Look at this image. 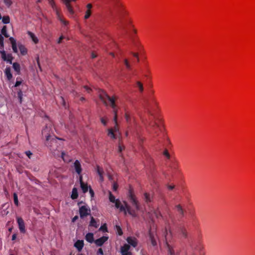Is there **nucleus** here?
Segmentation results:
<instances>
[{"label": "nucleus", "instance_id": "1", "mask_svg": "<svg viewBox=\"0 0 255 255\" xmlns=\"http://www.w3.org/2000/svg\"><path fill=\"white\" fill-rule=\"evenodd\" d=\"M99 97L106 106H110L113 109L114 114V121L115 125L113 128H110L108 129L107 134L111 139H116L117 138L116 133L119 130L117 122L119 108L116 103L118 99V97L116 95L110 97L105 92L102 91L100 94Z\"/></svg>", "mask_w": 255, "mask_h": 255}, {"label": "nucleus", "instance_id": "2", "mask_svg": "<svg viewBox=\"0 0 255 255\" xmlns=\"http://www.w3.org/2000/svg\"><path fill=\"white\" fill-rule=\"evenodd\" d=\"M116 8L119 18L118 28L123 31L127 32L128 26L131 25L132 23L131 20L128 17V12L119 0L116 3Z\"/></svg>", "mask_w": 255, "mask_h": 255}, {"label": "nucleus", "instance_id": "3", "mask_svg": "<svg viewBox=\"0 0 255 255\" xmlns=\"http://www.w3.org/2000/svg\"><path fill=\"white\" fill-rule=\"evenodd\" d=\"M146 114L144 117L150 116V119H154V115L158 109V103L155 97L152 94L144 100Z\"/></svg>", "mask_w": 255, "mask_h": 255}, {"label": "nucleus", "instance_id": "4", "mask_svg": "<svg viewBox=\"0 0 255 255\" xmlns=\"http://www.w3.org/2000/svg\"><path fill=\"white\" fill-rule=\"evenodd\" d=\"M141 119L143 122L145 121L147 123H148L149 129L150 130L151 133L156 135L158 134V132L160 130V128L159 125L155 120L154 117L153 120L150 119V116H145L143 118H141Z\"/></svg>", "mask_w": 255, "mask_h": 255}, {"label": "nucleus", "instance_id": "5", "mask_svg": "<svg viewBox=\"0 0 255 255\" xmlns=\"http://www.w3.org/2000/svg\"><path fill=\"white\" fill-rule=\"evenodd\" d=\"M49 3L52 7L54 10L55 11L57 18L61 21V22L65 26L69 24V21L66 20L64 17L61 12L60 8H58L53 0H49Z\"/></svg>", "mask_w": 255, "mask_h": 255}, {"label": "nucleus", "instance_id": "6", "mask_svg": "<svg viewBox=\"0 0 255 255\" xmlns=\"http://www.w3.org/2000/svg\"><path fill=\"white\" fill-rule=\"evenodd\" d=\"M42 134L46 138L45 144L47 146H51L50 143L52 142H55L56 141V138L52 137V135L50 133V128L46 126L42 130Z\"/></svg>", "mask_w": 255, "mask_h": 255}, {"label": "nucleus", "instance_id": "7", "mask_svg": "<svg viewBox=\"0 0 255 255\" xmlns=\"http://www.w3.org/2000/svg\"><path fill=\"white\" fill-rule=\"evenodd\" d=\"M177 234L181 238L187 239L189 234L187 227L183 224H181L177 227Z\"/></svg>", "mask_w": 255, "mask_h": 255}, {"label": "nucleus", "instance_id": "8", "mask_svg": "<svg viewBox=\"0 0 255 255\" xmlns=\"http://www.w3.org/2000/svg\"><path fill=\"white\" fill-rule=\"evenodd\" d=\"M128 197L132 205L135 207L136 210L139 209V205L136 197L132 190H129L128 192Z\"/></svg>", "mask_w": 255, "mask_h": 255}, {"label": "nucleus", "instance_id": "9", "mask_svg": "<svg viewBox=\"0 0 255 255\" xmlns=\"http://www.w3.org/2000/svg\"><path fill=\"white\" fill-rule=\"evenodd\" d=\"M91 210L87 206H82L79 209L80 217L83 218L90 214Z\"/></svg>", "mask_w": 255, "mask_h": 255}, {"label": "nucleus", "instance_id": "10", "mask_svg": "<svg viewBox=\"0 0 255 255\" xmlns=\"http://www.w3.org/2000/svg\"><path fill=\"white\" fill-rule=\"evenodd\" d=\"M16 219L20 232L23 234L25 233L26 232V230L25 223L23 219L21 217H16Z\"/></svg>", "mask_w": 255, "mask_h": 255}, {"label": "nucleus", "instance_id": "11", "mask_svg": "<svg viewBox=\"0 0 255 255\" xmlns=\"http://www.w3.org/2000/svg\"><path fill=\"white\" fill-rule=\"evenodd\" d=\"M93 5L92 3H88L86 6V9L85 11L84 19L87 20L90 18L92 13Z\"/></svg>", "mask_w": 255, "mask_h": 255}, {"label": "nucleus", "instance_id": "12", "mask_svg": "<svg viewBox=\"0 0 255 255\" xmlns=\"http://www.w3.org/2000/svg\"><path fill=\"white\" fill-rule=\"evenodd\" d=\"M76 0H62V2L66 5L67 9L70 14H73L74 13L73 8L70 4L71 1H76Z\"/></svg>", "mask_w": 255, "mask_h": 255}, {"label": "nucleus", "instance_id": "13", "mask_svg": "<svg viewBox=\"0 0 255 255\" xmlns=\"http://www.w3.org/2000/svg\"><path fill=\"white\" fill-rule=\"evenodd\" d=\"M108 239V237L103 236L94 241L97 246H102Z\"/></svg>", "mask_w": 255, "mask_h": 255}, {"label": "nucleus", "instance_id": "14", "mask_svg": "<svg viewBox=\"0 0 255 255\" xmlns=\"http://www.w3.org/2000/svg\"><path fill=\"white\" fill-rule=\"evenodd\" d=\"M74 166L75 169L76 170V172L78 174H80L82 172V169L81 168V164L78 160H76L75 161V162L74 163Z\"/></svg>", "mask_w": 255, "mask_h": 255}, {"label": "nucleus", "instance_id": "15", "mask_svg": "<svg viewBox=\"0 0 255 255\" xmlns=\"http://www.w3.org/2000/svg\"><path fill=\"white\" fill-rule=\"evenodd\" d=\"M143 199L146 203H150L152 202L153 199L152 194H150L148 193L145 192L143 194Z\"/></svg>", "mask_w": 255, "mask_h": 255}, {"label": "nucleus", "instance_id": "16", "mask_svg": "<svg viewBox=\"0 0 255 255\" xmlns=\"http://www.w3.org/2000/svg\"><path fill=\"white\" fill-rule=\"evenodd\" d=\"M125 119L126 120L129 126H131L132 122L133 121L134 123V119L132 118L130 114L127 112L125 113Z\"/></svg>", "mask_w": 255, "mask_h": 255}, {"label": "nucleus", "instance_id": "17", "mask_svg": "<svg viewBox=\"0 0 255 255\" xmlns=\"http://www.w3.org/2000/svg\"><path fill=\"white\" fill-rule=\"evenodd\" d=\"M80 186L83 192L84 193H86L88 190V186L87 184H85L82 180V176L81 175L80 176Z\"/></svg>", "mask_w": 255, "mask_h": 255}, {"label": "nucleus", "instance_id": "18", "mask_svg": "<svg viewBox=\"0 0 255 255\" xmlns=\"http://www.w3.org/2000/svg\"><path fill=\"white\" fill-rule=\"evenodd\" d=\"M97 171L98 174L100 176V180L101 181H103L104 180V171L103 168L101 167L100 166H97Z\"/></svg>", "mask_w": 255, "mask_h": 255}, {"label": "nucleus", "instance_id": "19", "mask_svg": "<svg viewBox=\"0 0 255 255\" xmlns=\"http://www.w3.org/2000/svg\"><path fill=\"white\" fill-rule=\"evenodd\" d=\"M127 241L128 244L131 245L133 247H135L137 246V240L135 238L128 237Z\"/></svg>", "mask_w": 255, "mask_h": 255}, {"label": "nucleus", "instance_id": "20", "mask_svg": "<svg viewBox=\"0 0 255 255\" xmlns=\"http://www.w3.org/2000/svg\"><path fill=\"white\" fill-rule=\"evenodd\" d=\"M74 246L80 252L84 246V241L83 240H78L74 244Z\"/></svg>", "mask_w": 255, "mask_h": 255}, {"label": "nucleus", "instance_id": "21", "mask_svg": "<svg viewBox=\"0 0 255 255\" xmlns=\"http://www.w3.org/2000/svg\"><path fill=\"white\" fill-rule=\"evenodd\" d=\"M134 87L138 89L139 93H142L143 92V85L141 82L138 81H136L135 83Z\"/></svg>", "mask_w": 255, "mask_h": 255}, {"label": "nucleus", "instance_id": "22", "mask_svg": "<svg viewBox=\"0 0 255 255\" xmlns=\"http://www.w3.org/2000/svg\"><path fill=\"white\" fill-rule=\"evenodd\" d=\"M9 39L11 44L13 52L16 53H17L18 51L17 49L16 41L13 37H10Z\"/></svg>", "mask_w": 255, "mask_h": 255}, {"label": "nucleus", "instance_id": "23", "mask_svg": "<svg viewBox=\"0 0 255 255\" xmlns=\"http://www.w3.org/2000/svg\"><path fill=\"white\" fill-rule=\"evenodd\" d=\"M130 246L128 244H125L123 247H121V253L122 255L129 253V250L130 249Z\"/></svg>", "mask_w": 255, "mask_h": 255}, {"label": "nucleus", "instance_id": "24", "mask_svg": "<svg viewBox=\"0 0 255 255\" xmlns=\"http://www.w3.org/2000/svg\"><path fill=\"white\" fill-rule=\"evenodd\" d=\"M114 203H115V207L116 208L119 209L120 211H125V206L122 204L121 202L119 199H117Z\"/></svg>", "mask_w": 255, "mask_h": 255}, {"label": "nucleus", "instance_id": "25", "mask_svg": "<svg viewBox=\"0 0 255 255\" xmlns=\"http://www.w3.org/2000/svg\"><path fill=\"white\" fill-rule=\"evenodd\" d=\"M11 69L10 67H7L5 68L4 73L7 77L8 80H10L12 77V75L11 74Z\"/></svg>", "mask_w": 255, "mask_h": 255}, {"label": "nucleus", "instance_id": "26", "mask_svg": "<svg viewBox=\"0 0 255 255\" xmlns=\"http://www.w3.org/2000/svg\"><path fill=\"white\" fill-rule=\"evenodd\" d=\"M85 239H86V240L87 242H89L90 243H93L94 241L93 234V233H88L86 235Z\"/></svg>", "mask_w": 255, "mask_h": 255}, {"label": "nucleus", "instance_id": "27", "mask_svg": "<svg viewBox=\"0 0 255 255\" xmlns=\"http://www.w3.org/2000/svg\"><path fill=\"white\" fill-rule=\"evenodd\" d=\"M175 208L176 209L177 212L181 215L182 217L184 216V210L181 207L180 205H177L175 206Z\"/></svg>", "mask_w": 255, "mask_h": 255}, {"label": "nucleus", "instance_id": "28", "mask_svg": "<svg viewBox=\"0 0 255 255\" xmlns=\"http://www.w3.org/2000/svg\"><path fill=\"white\" fill-rule=\"evenodd\" d=\"M124 204L126 207V209H127V211L128 213V214L133 216H135V212L134 211L131 210L130 207L128 205L127 203L126 202H124Z\"/></svg>", "mask_w": 255, "mask_h": 255}, {"label": "nucleus", "instance_id": "29", "mask_svg": "<svg viewBox=\"0 0 255 255\" xmlns=\"http://www.w3.org/2000/svg\"><path fill=\"white\" fill-rule=\"evenodd\" d=\"M19 49L21 54L23 55H24L27 54V49L25 47V46L22 44H20L18 45Z\"/></svg>", "mask_w": 255, "mask_h": 255}, {"label": "nucleus", "instance_id": "30", "mask_svg": "<svg viewBox=\"0 0 255 255\" xmlns=\"http://www.w3.org/2000/svg\"><path fill=\"white\" fill-rule=\"evenodd\" d=\"M123 63H124V64L125 65L126 68L128 70H131V66L129 63L128 59H127V58L124 59L123 60Z\"/></svg>", "mask_w": 255, "mask_h": 255}, {"label": "nucleus", "instance_id": "31", "mask_svg": "<svg viewBox=\"0 0 255 255\" xmlns=\"http://www.w3.org/2000/svg\"><path fill=\"white\" fill-rule=\"evenodd\" d=\"M149 239L151 241V243L152 245V246H156L157 244L156 241L153 235L151 233V232L150 231H149Z\"/></svg>", "mask_w": 255, "mask_h": 255}, {"label": "nucleus", "instance_id": "32", "mask_svg": "<svg viewBox=\"0 0 255 255\" xmlns=\"http://www.w3.org/2000/svg\"><path fill=\"white\" fill-rule=\"evenodd\" d=\"M28 34L30 36V37L31 38L32 40L35 43H37L38 42V39L36 37V36L34 35V33L30 31H28Z\"/></svg>", "mask_w": 255, "mask_h": 255}, {"label": "nucleus", "instance_id": "33", "mask_svg": "<svg viewBox=\"0 0 255 255\" xmlns=\"http://www.w3.org/2000/svg\"><path fill=\"white\" fill-rule=\"evenodd\" d=\"M78 194L77 189L76 188H74L72 189V192L71 197L72 199H76L78 198Z\"/></svg>", "mask_w": 255, "mask_h": 255}, {"label": "nucleus", "instance_id": "34", "mask_svg": "<svg viewBox=\"0 0 255 255\" xmlns=\"http://www.w3.org/2000/svg\"><path fill=\"white\" fill-rule=\"evenodd\" d=\"M12 67L16 72H17V73H19L20 72V65L18 63H13L12 64Z\"/></svg>", "mask_w": 255, "mask_h": 255}, {"label": "nucleus", "instance_id": "35", "mask_svg": "<svg viewBox=\"0 0 255 255\" xmlns=\"http://www.w3.org/2000/svg\"><path fill=\"white\" fill-rule=\"evenodd\" d=\"M167 246L168 248V252L170 255H174L175 252L173 248L168 244L167 243Z\"/></svg>", "mask_w": 255, "mask_h": 255}, {"label": "nucleus", "instance_id": "36", "mask_svg": "<svg viewBox=\"0 0 255 255\" xmlns=\"http://www.w3.org/2000/svg\"><path fill=\"white\" fill-rule=\"evenodd\" d=\"M125 147L121 141H119L118 150L120 153H121L124 150H125Z\"/></svg>", "mask_w": 255, "mask_h": 255}, {"label": "nucleus", "instance_id": "37", "mask_svg": "<svg viewBox=\"0 0 255 255\" xmlns=\"http://www.w3.org/2000/svg\"><path fill=\"white\" fill-rule=\"evenodd\" d=\"M109 200L111 202L114 203L117 199H116L115 196L112 193L111 191L109 192Z\"/></svg>", "mask_w": 255, "mask_h": 255}, {"label": "nucleus", "instance_id": "38", "mask_svg": "<svg viewBox=\"0 0 255 255\" xmlns=\"http://www.w3.org/2000/svg\"><path fill=\"white\" fill-rule=\"evenodd\" d=\"M6 31H7L6 26L4 25L3 26L1 32V34L2 35H3L5 37L7 38L9 37V35L7 34Z\"/></svg>", "mask_w": 255, "mask_h": 255}, {"label": "nucleus", "instance_id": "39", "mask_svg": "<svg viewBox=\"0 0 255 255\" xmlns=\"http://www.w3.org/2000/svg\"><path fill=\"white\" fill-rule=\"evenodd\" d=\"M0 53L1 54V58L2 59V60L3 61H5V60H7V59H6L7 54H6L5 51H4L3 50V49H0Z\"/></svg>", "mask_w": 255, "mask_h": 255}, {"label": "nucleus", "instance_id": "40", "mask_svg": "<svg viewBox=\"0 0 255 255\" xmlns=\"http://www.w3.org/2000/svg\"><path fill=\"white\" fill-rule=\"evenodd\" d=\"M90 225L91 226L94 227H95L96 228L99 226V225L97 224L96 221H95V220L94 219V218L93 217H92V218H91V222H90Z\"/></svg>", "mask_w": 255, "mask_h": 255}, {"label": "nucleus", "instance_id": "41", "mask_svg": "<svg viewBox=\"0 0 255 255\" xmlns=\"http://www.w3.org/2000/svg\"><path fill=\"white\" fill-rule=\"evenodd\" d=\"M13 196V200H14V204L15 205V206L18 207L19 205V202H18L17 195L15 193H14Z\"/></svg>", "mask_w": 255, "mask_h": 255}, {"label": "nucleus", "instance_id": "42", "mask_svg": "<svg viewBox=\"0 0 255 255\" xmlns=\"http://www.w3.org/2000/svg\"><path fill=\"white\" fill-rule=\"evenodd\" d=\"M2 22L4 23L7 24V23H9V22H10V18H9V16H8V15L4 16L2 17Z\"/></svg>", "mask_w": 255, "mask_h": 255}, {"label": "nucleus", "instance_id": "43", "mask_svg": "<svg viewBox=\"0 0 255 255\" xmlns=\"http://www.w3.org/2000/svg\"><path fill=\"white\" fill-rule=\"evenodd\" d=\"M100 121L104 126H106L108 121V119L107 117H104L100 118Z\"/></svg>", "mask_w": 255, "mask_h": 255}, {"label": "nucleus", "instance_id": "44", "mask_svg": "<svg viewBox=\"0 0 255 255\" xmlns=\"http://www.w3.org/2000/svg\"><path fill=\"white\" fill-rule=\"evenodd\" d=\"M22 95H23L22 92L21 90H20L17 93V97H18V99L19 100V102L20 103H22Z\"/></svg>", "mask_w": 255, "mask_h": 255}, {"label": "nucleus", "instance_id": "45", "mask_svg": "<svg viewBox=\"0 0 255 255\" xmlns=\"http://www.w3.org/2000/svg\"><path fill=\"white\" fill-rule=\"evenodd\" d=\"M0 49H3V37L0 34Z\"/></svg>", "mask_w": 255, "mask_h": 255}, {"label": "nucleus", "instance_id": "46", "mask_svg": "<svg viewBox=\"0 0 255 255\" xmlns=\"http://www.w3.org/2000/svg\"><path fill=\"white\" fill-rule=\"evenodd\" d=\"M3 2L7 7H9L12 4L11 0H3Z\"/></svg>", "mask_w": 255, "mask_h": 255}, {"label": "nucleus", "instance_id": "47", "mask_svg": "<svg viewBox=\"0 0 255 255\" xmlns=\"http://www.w3.org/2000/svg\"><path fill=\"white\" fill-rule=\"evenodd\" d=\"M164 156H165L167 159H169L170 158V155L167 149H165L163 153Z\"/></svg>", "mask_w": 255, "mask_h": 255}, {"label": "nucleus", "instance_id": "48", "mask_svg": "<svg viewBox=\"0 0 255 255\" xmlns=\"http://www.w3.org/2000/svg\"><path fill=\"white\" fill-rule=\"evenodd\" d=\"M116 228L117 229V232L118 233V234L120 235V236H122L123 235V231L122 230V229L121 228V227L118 226V225H116Z\"/></svg>", "mask_w": 255, "mask_h": 255}, {"label": "nucleus", "instance_id": "49", "mask_svg": "<svg viewBox=\"0 0 255 255\" xmlns=\"http://www.w3.org/2000/svg\"><path fill=\"white\" fill-rule=\"evenodd\" d=\"M100 230H102L103 231H107V228L106 225L105 224V225L102 226L100 227Z\"/></svg>", "mask_w": 255, "mask_h": 255}, {"label": "nucleus", "instance_id": "50", "mask_svg": "<svg viewBox=\"0 0 255 255\" xmlns=\"http://www.w3.org/2000/svg\"><path fill=\"white\" fill-rule=\"evenodd\" d=\"M132 55L133 57H134L136 59L137 62H138L139 60L138 53H132Z\"/></svg>", "mask_w": 255, "mask_h": 255}, {"label": "nucleus", "instance_id": "51", "mask_svg": "<svg viewBox=\"0 0 255 255\" xmlns=\"http://www.w3.org/2000/svg\"><path fill=\"white\" fill-rule=\"evenodd\" d=\"M178 164L177 162H175L174 163H173L172 167H173L174 169H177L178 168Z\"/></svg>", "mask_w": 255, "mask_h": 255}, {"label": "nucleus", "instance_id": "52", "mask_svg": "<svg viewBox=\"0 0 255 255\" xmlns=\"http://www.w3.org/2000/svg\"><path fill=\"white\" fill-rule=\"evenodd\" d=\"M6 59L12 60L13 59V57L12 56V55L11 53H9V54H7Z\"/></svg>", "mask_w": 255, "mask_h": 255}, {"label": "nucleus", "instance_id": "53", "mask_svg": "<svg viewBox=\"0 0 255 255\" xmlns=\"http://www.w3.org/2000/svg\"><path fill=\"white\" fill-rule=\"evenodd\" d=\"M84 88L87 91L88 93H90L92 91V89L88 87L87 86H84Z\"/></svg>", "mask_w": 255, "mask_h": 255}, {"label": "nucleus", "instance_id": "54", "mask_svg": "<svg viewBox=\"0 0 255 255\" xmlns=\"http://www.w3.org/2000/svg\"><path fill=\"white\" fill-rule=\"evenodd\" d=\"M167 187L168 189L172 190L174 188L175 186L174 185H167Z\"/></svg>", "mask_w": 255, "mask_h": 255}, {"label": "nucleus", "instance_id": "55", "mask_svg": "<svg viewBox=\"0 0 255 255\" xmlns=\"http://www.w3.org/2000/svg\"><path fill=\"white\" fill-rule=\"evenodd\" d=\"M89 192L90 193L91 197H93L94 196V192L91 187H90L89 188Z\"/></svg>", "mask_w": 255, "mask_h": 255}, {"label": "nucleus", "instance_id": "56", "mask_svg": "<svg viewBox=\"0 0 255 255\" xmlns=\"http://www.w3.org/2000/svg\"><path fill=\"white\" fill-rule=\"evenodd\" d=\"M25 154L29 158H30L31 156L32 155V153L30 151H26Z\"/></svg>", "mask_w": 255, "mask_h": 255}, {"label": "nucleus", "instance_id": "57", "mask_svg": "<svg viewBox=\"0 0 255 255\" xmlns=\"http://www.w3.org/2000/svg\"><path fill=\"white\" fill-rule=\"evenodd\" d=\"M18 78H17V81L15 83V84L14 85V87H18L21 84V81H18L17 80Z\"/></svg>", "mask_w": 255, "mask_h": 255}, {"label": "nucleus", "instance_id": "58", "mask_svg": "<svg viewBox=\"0 0 255 255\" xmlns=\"http://www.w3.org/2000/svg\"><path fill=\"white\" fill-rule=\"evenodd\" d=\"M101 254L102 255H103V254H103V250H102V248L99 249V250H98V251L97 252V254Z\"/></svg>", "mask_w": 255, "mask_h": 255}, {"label": "nucleus", "instance_id": "59", "mask_svg": "<svg viewBox=\"0 0 255 255\" xmlns=\"http://www.w3.org/2000/svg\"><path fill=\"white\" fill-rule=\"evenodd\" d=\"M118 184L116 183H114V184L113 185V190L114 191H116L118 188Z\"/></svg>", "mask_w": 255, "mask_h": 255}, {"label": "nucleus", "instance_id": "60", "mask_svg": "<svg viewBox=\"0 0 255 255\" xmlns=\"http://www.w3.org/2000/svg\"><path fill=\"white\" fill-rule=\"evenodd\" d=\"M64 39V37L63 36H61L60 37L58 42V43H61L62 42V40Z\"/></svg>", "mask_w": 255, "mask_h": 255}, {"label": "nucleus", "instance_id": "61", "mask_svg": "<svg viewBox=\"0 0 255 255\" xmlns=\"http://www.w3.org/2000/svg\"><path fill=\"white\" fill-rule=\"evenodd\" d=\"M78 219V216H75L73 219H72V222H75L77 219Z\"/></svg>", "mask_w": 255, "mask_h": 255}, {"label": "nucleus", "instance_id": "62", "mask_svg": "<svg viewBox=\"0 0 255 255\" xmlns=\"http://www.w3.org/2000/svg\"><path fill=\"white\" fill-rule=\"evenodd\" d=\"M16 238V234H14L12 236V240H15V239Z\"/></svg>", "mask_w": 255, "mask_h": 255}, {"label": "nucleus", "instance_id": "63", "mask_svg": "<svg viewBox=\"0 0 255 255\" xmlns=\"http://www.w3.org/2000/svg\"><path fill=\"white\" fill-rule=\"evenodd\" d=\"M143 141V139L142 138H139V144H141V143H142Z\"/></svg>", "mask_w": 255, "mask_h": 255}, {"label": "nucleus", "instance_id": "64", "mask_svg": "<svg viewBox=\"0 0 255 255\" xmlns=\"http://www.w3.org/2000/svg\"><path fill=\"white\" fill-rule=\"evenodd\" d=\"M97 57V55L95 54L94 53H92V58H95Z\"/></svg>", "mask_w": 255, "mask_h": 255}]
</instances>
